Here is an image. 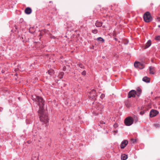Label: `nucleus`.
I'll return each mask as SVG.
<instances>
[{"instance_id":"nucleus-1","label":"nucleus","mask_w":160,"mask_h":160,"mask_svg":"<svg viewBox=\"0 0 160 160\" xmlns=\"http://www.w3.org/2000/svg\"><path fill=\"white\" fill-rule=\"evenodd\" d=\"M32 99L33 101L37 102L39 106H44V101L41 97L34 95L32 96Z\"/></svg>"},{"instance_id":"nucleus-2","label":"nucleus","mask_w":160,"mask_h":160,"mask_svg":"<svg viewBox=\"0 0 160 160\" xmlns=\"http://www.w3.org/2000/svg\"><path fill=\"white\" fill-rule=\"evenodd\" d=\"M143 18L145 21L147 22H149L152 20V18L149 12H147L144 14Z\"/></svg>"},{"instance_id":"nucleus-3","label":"nucleus","mask_w":160,"mask_h":160,"mask_svg":"<svg viewBox=\"0 0 160 160\" xmlns=\"http://www.w3.org/2000/svg\"><path fill=\"white\" fill-rule=\"evenodd\" d=\"M133 122V118L131 117H128L126 118L124 120L125 124L127 126L131 125Z\"/></svg>"},{"instance_id":"nucleus-4","label":"nucleus","mask_w":160,"mask_h":160,"mask_svg":"<svg viewBox=\"0 0 160 160\" xmlns=\"http://www.w3.org/2000/svg\"><path fill=\"white\" fill-rule=\"evenodd\" d=\"M39 118L40 121L45 123H47L48 122V116L46 115L43 114L40 116Z\"/></svg>"},{"instance_id":"nucleus-5","label":"nucleus","mask_w":160,"mask_h":160,"mask_svg":"<svg viewBox=\"0 0 160 160\" xmlns=\"http://www.w3.org/2000/svg\"><path fill=\"white\" fill-rule=\"evenodd\" d=\"M134 65L135 68L140 69H142L144 68V65L138 62H135Z\"/></svg>"},{"instance_id":"nucleus-6","label":"nucleus","mask_w":160,"mask_h":160,"mask_svg":"<svg viewBox=\"0 0 160 160\" xmlns=\"http://www.w3.org/2000/svg\"><path fill=\"white\" fill-rule=\"evenodd\" d=\"M136 94V91L134 90H131L128 93V98L134 97Z\"/></svg>"},{"instance_id":"nucleus-7","label":"nucleus","mask_w":160,"mask_h":160,"mask_svg":"<svg viewBox=\"0 0 160 160\" xmlns=\"http://www.w3.org/2000/svg\"><path fill=\"white\" fill-rule=\"evenodd\" d=\"M158 113V112L157 110H152L151 111L150 113L149 116L150 117H154L157 115Z\"/></svg>"},{"instance_id":"nucleus-8","label":"nucleus","mask_w":160,"mask_h":160,"mask_svg":"<svg viewBox=\"0 0 160 160\" xmlns=\"http://www.w3.org/2000/svg\"><path fill=\"white\" fill-rule=\"evenodd\" d=\"M89 93L90 94L89 96L92 98H94L97 95L96 93V91L94 89L92 90Z\"/></svg>"},{"instance_id":"nucleus-9","label":"nucleus","mask_w":160,"mask_h":160,"mask_svg":"<svg viewBox=\"0 0 160 160\" xmlns=\"http://www.w3.org/2000/svg\"><path fill=\"white\" fill-rule=\"evenodd\" d=\"M128 141L127 140H125L122 142L121 144V148L122 149L124 148L128 144Z\"/></svg>"},{"instance_id":"nucleus-10","label":"nucleus","mask_w":160,"mask_h":160,"mask_svg":"<svg viewBox=\"0 0 160 160\" xmlns=\"http://www.w3.org/2000/svg\"><path fill=\"white\" fill-rule=\"evenodd\" d=\"M39 106V110L38 111V113L41 115V116L43 115V106Z\"/></svg>"},{"instance_id":"nucleus-11","label":"nucleus","mask_w":160,"mask_h":160,"mask_svg":"<svg viewBox=\"0 0 160 160\" xmlns=\"http://www.w3.org/2000/svg\"><path fill=\"white\" fill-rule=\"evenodd\" d=\"M25 12L26 14H29L31 13L32 10L30 8L28 7L25 9Z\"/></svg>"},{"instance_id":"nucleus-12","label":"nucleus","mask_w":160,"mask_h":160,"mask_svg":"<svg viewBox=\"0 0 160 160\" xmlns=\"http://www.w3.org/2000/svg\"><path fill=\"white\" fill-rule=\"evenodd\" d=\"M154 67L152 66L149 67L150 73L152 74H154Z\"/></svg>"},{"instance_id":"nucleus-13","label":"nucleus","mask_w":160,"mask_h":160,"mask_svg":"<svg viewBox=\"0 0 160 160\" xmlns=\"http://www.w3.org/2000/svg\"><path fill=\"white\" fill-rule=\"evenodd\" d=\"M142 80L146 82H150V78L147 77H145L143 78Z\"/></svg>"},{"instance_id":"nucleus-14","label":"nucleus","mask_w":160,"mask_h":160,"mask_svg":"<svg viewBox=\"0 0 160 160\" xmlns=\"http://www.w3.org/2000/svg\"><path fill=\"white\" fill-rule=\"evenodd\" d=\"M95 25L97 27H100L102 26V23L100 22L97 21L96 22Z\"/></svg>"},{"instance_id":"nucleus-15","label":"nucleus","mask_w":160,"mask_h":160,"mask_svg":"<svg viewBox=\"0 0 160 160\" xmlns=\"http://www.w3.org/2000/svg\"><path fill=\"white\" fill-rule=\"evenodd\" d=\"M151 41L150 40H149L146 44V45L145 46V48H148L149 46H150L151 45Z\"/></svg>"},{"instance_id":"nucleus-16","label":"nucleus","mask_w":160,"mask_h":160,"mask_svg":"<svg viewBox=\"0 0 160 160\" xmlns=\"http://www.w3.org/2000/svg\"><path fill=\"white\" fill-rule=\"evenodd\" d=\"M128 156L127 155L123 154L121 155V158L122 160H126Z\"/></svg>"},{"instance_id":"nucleus-17","label":"nucleus","mask_w":160,"mask_h":160,"mask_svg":"<svg viewBox=\"0 0 160 160\" xmlns=\"http://www.w3.org/2000/svg\"><path fill=\"white\" fill-rule=\"evenodd\" d=\"M68 28H73V25H74V24L72 22H69L68 23Z\"/></svg>"},{"instance_id":"nucleus-18","label":"nucleus","mask_w":160,"mask_h":160,"mask_svg":"<svg viewBox=\"0 0 160 160\" xmlns=\"http://www.w3.org/2000/svg\"><path fill=\"white\" fill-rule=\"evenodd\" d=\"M137 93H136V94L138 97H139L141 92V89L139 88H138L137 90Z\"/></svg>"},{"instance_id":"nucleus-19","label":"nucleus","mask_w":160,"mask_h":160,"mask_svg":"<svg viewBox=\"0 0 160 160\" xmlns=\"http://www.w3.org/2000/svg\"><path fill=\"white\" fill-rule=\"evenodd\" d=\"M97 39L98 41H100L102 42H104V40L101 37H99Z\"/></svg>"},{"instance_id":"nucleus-20","label":"nucleus","mask_w":160,"mask_h":160,"mask_svg":"<svg viewBox=\"0 0 160 160\" xmlns=\"http://www.w3.org/2000/svg\"><path fill=\"white\" fill-rule=\"evenodd\" d=\"M64 75V72H61L60 73V74L58 75V77L60 79L62 78L63 76Z\"/></svg>"},{"instance_id":"nucleus-21","label":"nucleus","mask_w":160,"mask_h":160,"mask_svg":"<svg viewBox=\"0 0 160 160\" xmlns=\"http://www.w3.org/2000/svg\"><path fill=\"white\" fill-rule=\"evenodd\" d=\"M153 126L156 128H159L160 127V125L158 123L154 124Z\"/></svg>"},{"instance_id":"nucleus-22","label":"nucleus","mask_w":160,"mask_h":160,"mask_svg":"<svg viewBox=\"0 0 160 160\" xmlns=\"http://www.w3.org/2000/svg\"><path fill=\"white\" fill-rule=\"evenodd\" d=\"M92 32L94 34H96L98 32V30L97 29L93 30L92 31Z\"/></svg>"},{"instance_id":"nucleus-23","label":"nucleus","mask_w":160,"mask_h":160,"mask_svg":"<svg viewBox=\"0 0 160 160\" xmlns=\"http://www.w3.org/2000/svg\"><path fill=\"white\" fill-rule=\"evenodd\" d=\"M78 66L79 67H80V68H84V66L82 64H79Z\"/></svg>"},{"instance_id":"nucleus-24","label":"nucleus","mask_w":160,"mask_h":160,"mask_svg":"<svg viewBox=\"0 0 160 160\" xmlns=\"http://www.w3.org/2000/svg\"><path fill=\"white\" fill-rule=\"evenodd\" d=\"M53 71L52 70H49L48 71V74L50 75H52L53 73Z\"/></svg>"},{"instance_id":"nucleus-25","label":"nucleus","mask_w":160,"mask_h":160,"mask_svg":"<svg viewBox=\"0 0 160 160\" xmlns=\"http://www.w3.org/2000/svg\"><path fill=\"white\" fill-rule=\"evenodd\" d=\"M136 140L132 138L131 140V142L133 143H134L136 142Z\"/></svg>"},{"instance_id":"nucleus-26","label":"nucleus","mask_w":160,"mask_h":160,"mask_svg":"<svg viewBox=\"0 0 160 160\" xmlns=\"http://www.w3.org/2000/svg\"><path fill=\"white\" fill-rule=\"evenodd\" d=\"M105 95L104 94H102L100 96V98L101 99H102L105 97Z\"/></svg>"},{"instance_id":"nucleus-27","label":"nucleus","mask_w":160,"mask_h":160,"mask_svg":"<svg viewBox=\"0 0 160 160\" xmlns=\"http://www.w3.org/2000/svg\"><path fill=\"white\" fill-rule=\"evenodd\" d=\"M155 39L156 40H160V36H157L156 37Z\"/></svg>"},{"instance_id":"nucleus-28","label":"nucleus","mask_w":160,"mask_h":160,"mask_svg":"<svg viewBox=\"0 0 160 160\" xmlns=\"http://www.w3.org/2000/svg\"><path fill=\"white\" fill-rule=\"evenodd\" d=\"M82 75H83L84 76H85L86 74V72L84 70L82 72Z\"/></svg>"},{"instance_id":"nucleus-29","label":"nucleus","mask_w":160,"mask_h":160,"mask_svg":"<svg viewBox=\"0 0 160 160\" xmlns=\"http://www.w3.org/2000/svg\"><path fill=\"white\" fill-rule=\"evenodd\" d=\"M100 123L101 124H105V122L102 121H101L100 122Z\"/></svg>"},{"instance_id":"nucleus-30","label":"nucleus","mask_w":160,"mask_h":160,"mask_svg":"<svg viewBox=\"0 0 160 160\" xmlns=\"http://www.w3.org/2000/svg\"><path fill=\"white\" fill-rule=\"evenodd\" d=\"M144 113V112L143 111H141L140 112V114L141 115H142Z\"/></svg>"},{"instance_id":"nucleus-31","label":"nucleus","mask_w":160,"mask_h":160,"mask_svg":"<svg viewBox=\"0 0 160 160\" xmlns=\"http://www.w3.org/2000/svg\"><path fill=\"white\" fill-rule=\"evenodd\" d=\"M157 19L158 20V21H160V18H158Z\"/></svg>"},{"instance_id":"nucleus-32","label":"nucleus","mask_w":160,"mask_h":160,"mask_svg":"<svg viewBox=\"0 0 160 160\" xmlns=\"http://www.w3.org/2000/svg\"><path fill=\"white\" fill-rule=\"evenodd\" d=\"M114 39H115L116 41H117V38H114Z\"/></svg>"},{"instance_id":"nucleus-33","label":"nucleus","mask_w":160,"mask_h":160,"mask_svg":"<svg viewBox=\"0 0 160 160\" xmlns=\"http://www.w3.org/2000/svg\"><path fill=\"white\" fill-rule=\"evenodd\" d=\"M127 107H128V106L127 105ZM128 107H129V106H128Z\"/></svg>"},{"instance_id":"nucleus-34","label":"nucleus","mask_w":160,"mask_h":160,"mask_svg":"<svg viewBox=\"0 0 160 160\" xmlns=\"http://www.w3.org/2000/svg\"><path fill=\"white\" fill-rule=\"evenodd\" d=\"M158 27H160V25L158 26Z\"/></svg>"}]
</instances>
